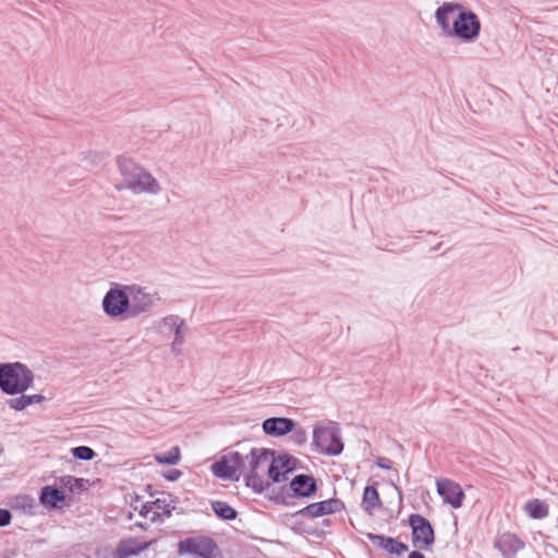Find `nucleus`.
<instances>
[{
	"mask_svg": "<svg viewBox=\"0 0 558 558\" xmlns=\"http://www.w3.org/2000/svg\"><path fill=\"white\" fill-rule=\"evenodd\" d=\"M271 456L272 450L267 448H252L247 453L226 449L219 460L211 465V471L221 480L236 482L243 476L247 487L262 494L270 485L264 478V473Z\"/></svg>",
	"mask_w": 558,
	"mask_h": 558,
	"instance_id": "f257e3e1",
	"label": "nucleus"
},
{
	"mask_svg": "<svg viewBox=\"0 0 558 558\" xmlns=\"http://www.w3.org/2000/svg\"><path fill=\"white\" fill-rule=\"evenodd\" d=\"M122 182L116 184L117 191L130 190L133 194L157 195L162 187L156 178L132 158L120 155L116 158Z\"/></svg>",
	"mask_w": 558,
	"mask_h": 558,
	"instance_id": "f03ea898",
	"label": "nucleus"
},
{
	"mask_svg": "<svg viewBox=\"0 0 558 558\" xmlns=\"http://www.w3.org/2000/svg\"><path fill=\"white\" fill-rule=\"evenodd\" d=\"M33 372L24 364H0V389L7 395L22 393L32 387Z\"/></svg>",
	"mask_w": 558,
	"mask_h": 558,
	"instance_id": "7ed1b4c3",
	"label": "nucleus"
},
{
	"mask_svg": "<svg viewBox=\"0 0 558 558\" xmlns=\"http://www.w3.org/2000/svg\"><path fill=\"white\" fill-rule=\"evenodd\" d=\"M313 445L326 456L336 457L343 451L341 430L336 422L316 424L313 429Z\"/></svg>",
	"mask_w": 558,
	"mask_h": 558,
	"instance_id": "20e7f679",
	"label": "nucleus"
},
{
	"mask_svg": "<svg viewBox=\"0 0 558 558\" xmlns=\"http://www.w3.org/2000/svg\"><path fill=\"white\" fill-rule=\"evenodd\" d=\"M101 306L110 318L131 319L128 284L113 283L104 295Z\"/></svg>",
	"mask_w": 558,
	"mask_h": 558,
	"instance_id": "39448f33",
	"label": "nucleus"
},
{
	"mask_svg": "<svg viewBox=\"0 0 558 558\" xmlns=\"http://www.w3.org/2000/svg\"><path fill=\"white\" fill-rule=\"evenodd\" d=\"M459 14L452 22L450 37H456L463 43H473L481 33V21L471 10H458Z\"/></svg>",
	"mask_w": 558,
	"mask_h": 558,
	"instance_id": "423d86ee",
	"label": "nucleus"
},
{
	"mask_svg": "<svg viewBox=\"0 0 558 558\" xmlns=\"http://www.w3.org/2000/svg\"><path fill=\"white\" fill-rule=\"evenodd\" d=\"M180 554H190L198 558H222L217 543L208 536H193L182 539L178 544Z\"/></svg>",
	"mask_w": 558,
	"mask_h": 558,
	"instance_id": "0eeeda50",
	"label": "nucleus"
},
{
	"mask_svg": "<svg viewBox=\"0 0 558 558\" xmlns=\"http://www.w3.org/2000/svg\"><path fill=\"white\" fill-rule=\"evenodd\" d=\"M317 492V483L311 474H298L289 483L288 487H282L281 495L276 498L277 501L283 505H289L286 498H312Z\"/></svg>",
	"mask_w": 558,
	"mask_h": 558,
	"instance_id": "6e6552de",
	"label": "nucleus"
},
{
	"mask_svg": "<svg viewBox=\"0 0 558 558\" xmlns=\"http://www.w3.org/2000/svg\"><path fill=\"white\" fill-rule=\"evenodd\" d=\"M130 295V317L136 318L148 313L160 300L158 293H149L145 288L137 284H128Z\"/></svg>",
	"mask_w": 558,
	"mask_h": 558,
	"instance_id": "1a4fd4ad",
	"label": "nucleus"
},
{
	"mask_svg": "<svg viewBox=\"0 0 558 558\" xmlns=\"http://www.w3.org/2000/svg\"><path fill=\"white\" fill-rule=\"evenodd\" d=\"M409 525L412 529V543L420 549H426L435 542V531L430 522L418 513L409 515Z\"/></svg>",
	"mask_w": 558,
	"mask_h": 558,
	"instance_id": "9d476101",
	"label": "nucleus"
},
{
	"mask_svg": "<svg viewBox=\"0 0 558 558\" xmlns=\"http://www.w3.org/2000/svg\"><path fill=\"white\" fill-rule=\"evenodd\" d=\"M344 509L342 500L337 498H330L319 502H314L305 506L296 512V515H301L306 519H315L325 514H332L340 512Z\"/></svg>",
	"mask_w": 558,
	"mask_h": 558,
	"instance_id": "9b49d317",
	"label": "nucleus"
},
{
	"mask_svg": "<svg viewBox=\"0 0 558 558\" xmlns=\"http://www.w3.org/2000/svg\"><path fill=\"white\" fill-rule=\"evenodd\" d=\"M437 493L441 496L445 504L450 505L454 509L462 507L465 495L458 483L447 478L438 480Z\"/></svg>",
	"mask_w": 558,
	"mask_h": 558,
	"instance_id": "f8f14e48",
	"label": "nucleus"
},
{
	"mask_svg": "<svg viewBox=\"0 0 558 558\" xmlns=\"http://www.w3.org/2000/svg\"><path fill=\"white\" fill-rule=\"evenodd\" d=\"M366 537L378 548H381L389 553L390 555H395L398 557L403 555L409 549L407 544L390 536L367 533Z\"/></svg>",
	"mask_w": 558,
	"mask_h": 558,
	"instance_id": "ddd939ff",
	"label": "nucleus"
},
{
	"mask_svg": "<svg viewBox=\"0 0 558 558\" xmlns=\"http://www.w3.org/2000/svg\"><path fill=\"white\" fill-rule=\"evenodd\" d=\"M494 546L501 553L504 558H513L519 550L524 548V542L515 534L508 532L499 535Z\"/></svg>",
	"mask_w": 558,
	"mask_h": 558,
	"instance_id": "4468645a",
	"label": "nucleus"
},
{
	"mask_svg": "<svg viewBox=\"0 0 558 558\" xmlns=\"http://www.w3.org/2000/svg\"><path fill=\"white\" fill-rule=\"evenodd\" d=\"M295 422L289 417H269L263 424V430L266 435L281 437L290 434L294 428Z\"/></svg>",
	"mask_w": 558,
	"mask_h": 558,
	"instance_id": "2eb2a0df",
	"label": "nucleus"
},
{
	"mask_svg": "<svg viewBox=\"0 0 558 558\" xmlns=\"http://www.w3.org/2000/svg\"><path fill=\"white\" fill-rule=\"evenodd\" d=\"M154 543H156L155 539L148 542H141L133 537L122 539L117 547V557L128 558L130 556L138 555L149 548Z\"/></svg>",
	"mask_w": 558,
	"mask_h": 558,
	"instance_id": "dca6fc26",
	"label": "nucleus"
},
{
	"mask_svg": "<svg viewBox=\"0 0 558 558\" xmlns=\"http://www.w3.org/2000/svg\"><path fill=\"white\" fill-rule=\"evenodd\" d=\"M163 325L168 326L171 330H173V341L171 344V352L174 355H180L182 353V344L184 342L182 336V328L184 327V320L180 318L178 315H169L163 318Z\"/></svg>",
	"mask_w": 558,
	"mask_h": 558,
	"instance_id": "f3484780",
	"label": "nucleus"
},
{
	"mask_svg": "<svg viewBox=\"0 0 558 558\" xmlns=\"http://www.w3.org/2000/svg\"><path fill=\"white\" fill-rule=\"evenodd\" d=\"M64 493L56 486L47 485L40 489L39 502L49 509L61 508L60 504L64 502Z\"/></svg>",
	"mask_w": 558,
	"mask_h": 558,
	"instance_id": "a211bd4d",
	"label": "nucleus"
},
{
	"mask_svg": "<svg viewBox=\"0 0 558 558\" xmlns=\"http://www.w3.org/2000/svg\"><path fill=\"white\" fill-rule=\"evenodd\" d=\"M461 9H462V5L460 3L445 2L442 5H440L436 10V12H435L436 22L446 35L450 36L451 25L449 23V15L451 13L457 12L458 10H461Z\"/></svg>",
	"mask_w": 558,
	"mask_h": 558,
	"instance_id": "6ab92c4d",
	"label": "nucleus"
},
{
	"mask_svg": "<svg viewBox=\"0 0 558 558\" xmlns=\"http://www.w3.org/2000/svg\"><path fill=\"white\" fill-rule=\"evenodd\" d=\"M169 497L157 498L150 501L153 506V515L149 517L150 522H158L162 521L163 518H169L174 509L173 506L171 507Z\"/></svg>",
	"mask_w": 558,
	"mask_h": 558,
	"instance_id": "aec40b11",
	"label": "nucleus"
},
{
	"mask_svg": "<svg viewBox=\"0 0 558 558\" xmlns=\"http://www.w3.org/2000/svg\"><path fill=\"white\" fill-rule=\"evenodd\" d=\"M383 506L379 494L375 486L367 485L363 492L362 498V508L367 513L372 514L374 509L380 508Z\"/></svg>",
	"mask_w": 558,
	"mask_h": 558,
	"instance_id": "412c9836",
	"label": "nucleus"
},
{
	"mask_svg": "<svg viewBox=\"0 0 558 558\" xmlns=\"http://www.w3.org/2000/svg\"><path fill=\"white\" fill-rule=\"evenodd\" d=\"M524 510L532 519L537 520L544 519L549 514L548 505L538 498L529 500L524 506Z\"/></svg>",
	"mask_w": 558,
	"mask_h": 558,
	"instance_id": "4be33fe9",
	"label": "nucleus"
},
{
	"mask_svg": "<svg viewBox=\"0 0 558 558\" xmlns=\"http://www.w3.org/2000/svg\"><path fill=\"white\" fill-rule=\"evenodd\" d=\"M45 396L43 395H22L17 398L10 399L8 401V404L11 409L15 411H23L28 405H32L34 403H40L45 400Z\"/></svg>",
	"mask_w": 558,
	"mask_h": 558,
	"instance_id": "5701e85b",
	"label": "nucleus"
},
{
	"mask_svg": "<svg viewBox=\"0 0 558 558\" xmlns=\"http://www.w3.org/2000/svg\"><path fill=\"white\" fill-rule=\"evenodd\" d=\"M211 509L214 513L221 520L232 521L236 518V510L231 507L228 502L221 500H215L211 502Z\"/></svg>",
	"mask_w": 558,
	"mask_h": 558,
	"instance_id": "b1692460",
	"label": "nucleus"
},
{
	"mask_svg": "<svg viewBox=\"0 0 558 558\" xmlns=\"http://www.w3.org/2000/svg\"><path fill=\"white\" fill-rule=\"evenodd\" d=\"M265 472H267L268 477L271 480L272 483H280L287 480L286 473L281 468H279V463H277V459L275 457L274 451L272 456L269 457V461L265 466Z\"/></svg>",
	"mask_w": 558,
	"mask_h": 558,
	"instance_id": "393cba45",
	"label": "nucleus"
},
{
	"mask_svg": "<svg viewBox=\"0 0 558 558\" xmlns=\"http://www.w3.org/2000/svg\"><path fill=\"white\" fill-rule=\"evenodd\" d=\"M87 483V480L77 478L72 475H65L60 478V484L73 494H78L86 489Z\"/></svg>",
	"mask_w": 558,
	"mask_h": 558,
	"instance_id": "a878e982",
	"label": "nucleus"
},
{
	"mask_svg": "<svg viewBox=\"0 0 558 558\" xmlns=\"http://www.w3.org/2000/svg\"><path fill=\"white\" fill-rule=\"evenodd\" d=\"M181 459V451L178 446L172 447L170 450L155 456V461L158 464L174 465L179 463Z\"/></svg>",
	"mask_w": 558,
	"mask_h": 558,
	"instance_id": "bb28decb",
	"label": "nucleus"
},
{
	"mask_svg": "<svg viewBox=\"0 0 558 558\" xmlns=\"http://www.w3.org/2000/svg\"><path fill=\"white\" fill-rule=\"evenodd\" d=\"M276 459L277 463H279V468L283 470L286 475L293 472L296 469L298 464L300 463V461L296 458L288 453L279 454L278 457H276Z\"/></svg>",
	"mask_w": 558,
	"mask_h": 558,
	"instance_id": "cd10ccee",
	"label": "nucleus"
},
{
	"mask_svg": "<svg viewBox=\"0 0 558 558\" xmlns=\"http://www.w3.org/2000/svg\"><path fill=\"white\" fill-rule=\"evenodd\" d=\"M71 452L75 459L83 460V461H89V460L94 459V457L96 456V452L90 447H87V446L74 447L71 450Z\"/></svg>",
	"mask_w": 558,
	"mask_h": 558,
	"instance_id": "c85d7f7f",
	"label": "nucleus"
},
{
	"mask_svg": "<svg viewBox=\"0 0 558 558\" xmlns=\"http://www.w3.org/2000/svg\"><path fill=\"white\" fill-rule=\"evenodd\" d=\"M15 506L23 509L27 513H33L34 509L36 508V501L28 495H22L15 498Z\"/></svg>",
	"mask_w": 558,
	"mask_h": 558,
	"instance_id": "c756f323",
	"label": "nucleus"
},
{
	"mask_svg": "<svg viewBox=\"0 0 558 558\" xmlns=\"http://www.w3.org/2000/svg\"><path fill=\"white\" fill-rule=\"evenodd\" d=\"M290 438L295 445L301 446L306 442L307 433L302 427H298V428L294 427L293 430L291 432Z\"/></svg>",
	"mask_w": 558,
	"mask_h": 558,
	"instance_id": "7c9ffc66",
	"label": "nucleus"
},
{
	"mask_svg": "<svg viewBox=\"0 0 558 558\" xmlns=\"http://www.w3.org/2000/svg\"><path fill=\"white\" fill-rule=\"evenodd\" d=\"M12 514L10 510L0 508V527L8 526L11 523Z\"/></svg>",
	"mask_w": 558,
	"mask_h": 558,
	"instance_id": "2f4dec72",
	"label": "nucleus"
},
{
	"mask_svg": "<svg viewBox=\"0 0 558 558\" xmlns=\"http://www.w3.org/2000/svg\"><path fill=\"white\" fill-rule=\"evenodd\" d=\"M182 476V472L178 469H171L163 473V477L170 482L178 481Z\"/></svg>",
	"mask_w": 558,
	"mask_h": 558,
	"instance_id": "473e14b6",
	"label": "nucleus"
},
{
	"mask_svg": "<svg viewBox=\"0 0 558 558\" xmlns=\"http://www.w3.org/2000/svg\"><path fill=\"white\" fill-rule=\"evenodd\" d=\"M140 515L144 518H149L150 515H153V506L150 505V501L142 505L140 509Z\"/></svg>",
	"mask_w": 558,
	"mask_h": 558,
	"instance_id": "72a5a7b5",
	"label": "nucleus"
},
{
	"mask_svg": "<svg viewBox=\"0 0 558 558\" xmlns=\"http://www.w3.org/2000/svg\"><path fill=\"white\" fill-rule=\"evenodd\" d=\"M375 463L380 469H384V470H390L391 469L390 460L387 459V458H378Z\"/></svg>",
	"mask_w": 558,
	"mask_h": 558,
	"instance_id": "f704fd0d",
	"label": "nucleus"
},
{
	"mask_svg": "<svg viewBox=\"0 0 558 558\" xmlns=\"http://www.w3.org/2000/svg\"><path fill=\"white\" fill-rule=\"evenodd\" d=\"M88 156L94 157L93 162H95V163H100V162L105 161V159H106V155L102 153H89Z\"/></svg>",
	"mask_w": 558,
	"mask_h": 558,
	"instance_id": "c9c22d12",
	"label": "nucleus"
},
{
	"mask_svg": "<svg viewBox=\"0 0 558 558\" xmlns=\"http://www.w3.org/2000/svg\"><path fill=\"white\" fill-rule=\"evenodd\" d=\"M408 558H425V556L418 550H413L409 554Z\"/></svg>",
	"mask_w": 558,
	"mask_h": 558,
	"instance_id": "e433bc0d",
	"label": "nucleus"
},
{
	"mask_svg": "<svg viewBox=\"0 0 558 558\" xmlns=\"http://www.w3.org/2000/svg\"><path fill=\"white\" fill-rule=\"evenodd\" d=\"M15 551H11L4 555V558H10L11 556H14Z\"/></svg>",
	"mask_w": 558,
	"mask_h": 558,
	"instance_id": "4c0bfd02",
	"label": "nucleus"
},
{
	"mask_svg": "<svg viewBox=\"0 0 558 558\" xmlns=\"http://www.w3.org/2000/svg\"><path fill=\"white\" fill-rule=\"evenodd\" d=\"M3 451H4V450H3V447H2V445L0 444V456L3 453Z\"/></svg>",
	"mask_w": 558,
	"mask_h": 558,
	"instance_id": "58836bf2",
	"label": "nucleus"
}]
</instances>
